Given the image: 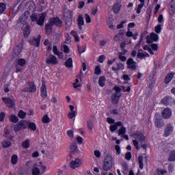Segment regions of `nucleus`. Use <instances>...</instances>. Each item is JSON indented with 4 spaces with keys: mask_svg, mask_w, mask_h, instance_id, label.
Instances as JSON below:
<instances>
[{
    "mask_svg": "<svg viewBox=\"0 0 175 175\" xmlns=\"http://www.w3.org/2000/svg\"><path fill=\"white\" fill-rule=\"evenodd\" d=\"M131 137H133V139H133V146L135 147L137 150H140V146H139V142L140 144H142L143 142L146 140V136H144V134L140 131L133 133L131 134Z\"/></svg>",
    "mask_w": 175,
    "mask_h": 175,
    "instance_id": "1",
    "label": "nucleus"
},
{
    "mask_svg": "<svg viewBox=\"0 0 175 175\" xmlns=\"http://www.w3.org/2000/svg\"><path fill=\"white\" fill-rule=\"evenodd\" d=\"M53 25H56V27H62V21H60L59 18H53L50 19L49 23L46 25L45 29L47 35H51L53 31Z\"/></svg>",
    "mask_w": 175,
    "mask_h": 175,
    "instance_id": "2",
    "label": "nucleus"
},
{
    "mask_svg": "<svg viewBox=\"0 0 175 175\" xmlns=\"http://www.w3.org/2000/svg\"><path fill=\"white\" fill-rule=\"evenodd\" d=\"M46 16H47V14H46V12H43L38 19V14L33 13L30 16V18L33 23L36 21L38 25H40V27H43L44 24V20H46Z\"/></svg>",
    "mask_w": 175,
    "mask_h": 175,
    "instance_id": "3",
    "label": "nucleus"
},
{
    "mask_svg": "<svg viewBox=\"0 0 175 175\" xmlns=\"http://www.w3.org/2000/svg\"><path fill=\"white\" fill-rule=\"evenodd\" d=\"M111 167H113V157H111V156H107L104 160L103 170L109 172Z\"/></svg>",
    "mask_w": 175,
    "mask_h": 175,
    "instance_id": "4",
    "label": "nucleus"
},
{
    "mask_svg": "<svg viewBox=\"0 0 175 175\" xmlns=\"http://www.w3.org/2000/svg\"><path fill=\"white\" fill-rule=\"evenodd\" d=\"M174 130V126H173V124L172 123L167 124L165 126L163 136H165V137H167L168 136H170V135H172V133H173Z\"/></svg>",
    "mask_w": 175,
    "mask_h": 175,
    "instance_id": "5",
    "label": "nucleus"
},
{
    "mask_svg": "<svg viewBox=\"0 0 175 175\" xmlns=\"http://www.w3.org/2000/svg\"><path fill=\"white\" fill-rule=\"evenodd\" d=\"M154 126L157 128H162L163 126H165V122L159 118V113H155L154 115Z\"/></svg>",
    "mask_w": 175,
    "mask_h": 175,
    "instance_id": "6",
    "label": "nucleus"
},
{
    "mask_svg": "<svg viewBox=\"0 0 175 175\" xmlns=\"http://www.w3.org/2000/svg\"><path fill=\"white\" fill-rule=\"evenodd\" d=\"M23 92H36V85L33 82L28 83V87L23 89Z\"/></svg>",
    "mask_w": 175,
    "mask_h": 175,
    "instance_id": "7",
    "label": "nucleus"
},
{
    "mask_svg": "<svg viewBox=\"0 0 175 175\" xmlns=\"http://www.w3.org/2000/svg\"><path fill=\"white\" fill-rule=\"evenodd\" d=\"M158 39H159L158 34L155 33H152L150 36H148L146 37V43H148V44H150L153 42H157Z\"/></svg>",
    "mask_w": 175,
    "mask_h": 175,
    "instance_id": "8",
    "label": "nucleus"
},
{
    "mask_svg": "<svg viewBox=\"0 0 175 175\" xmlns=\"http://www.w3.org/2000/svg\"><path fill=\"white\" fill-rule=\"evenodd\" d=\"M172 111L170 108H165L161 112V115L164 120H169L172 117Z\"/></svg>",
    "mask_w": 175,
    "mask_h": 175,
    "instance_id": "9",
    "label": "nucleus"
},
{
    "mask_svg": "<svg viewBox=\"0 0 175 175\" xmlns=\"http://www.w3.org/2000/svg\"><path fill=\"white\" fill-rule=\"evenodd\" d=\"M40 38H42V36L39 35L38 36V38H32L29 40V42L30 43V44H32L33 46H36V47H39V44H40Z\"/></svg>",
    "mask_w": 175,
    "mask_h": 175,
    "instance_id": "10",
    "label": "nucleus"
},
{
    "mask_svg": "<svg viewBox=\"0 0 175 175\" xmlns=\"http://www.w3.org/2000/svg\"><path fill=\"white\" fill-rule=\"evenodd\" d=\"M2 100L3 102L6 104V106H8V107H13L14 106V101H13L12 98L3 97Z\"/></svg>",
    "mask_w": 175,
    "mask_h": 175,
    "instance_id": "11",
    "label": "nucleus"
},
{
    "mask_svg": "<svg viewBox=\"0 0 175 175\" xmlns=\"http://www.w3.org/2000/svg\"><path fill=\"white\" fill-rule=\"evenodd\" d=\"M122 125H123L122 122H121V121L116 122H115L114 124H112L110 126L109 131L111 132H116V131H117V129H118V126H122Z\"/></svg>",
    "mask_w": 175,
    "mask_h": 175,
    "instance_id": "12",
    "label": "nucleus"
},
{
    "mask_svg": "<svg viewBox=\"0 0 175 175\" xmlns=\"http://www.w3.org/2000/svg\"><path fill=\"white\" fill-rule=\"evenodd\" d=\"M23 35L25 38H28L29 35L31 34V27H29V25H25L23 27Z\"/></svg>",
    "mask_w": 175,
    "mask_h": 175,
    "instance_id": "13",
    "label": "nucleus"
},
{
    "mask_svg": "<svg viewBox=\"0 0 175 175\" xmlns=\"http://www.w3.org/2000/svg\"><path fill=\"white\" fill-rule=\"evenodd\" d=\"M81 165V161H80V159H76L70 162V167L72 169H76V167H79Z\"/></svg>",
    "mask_w": 175,
    "mask_h": 175,
    "instance_id": "14",
    "label": "nucleus"
},
{
    "mask_svg": "<svg viewBox=\"0 0 175 175\" xmlns=\"http://www.w3.org/2000/svg\"><path fill=\"white\" fill-rule=\"evenodd\" d=\"M121 97V94H117V93H113L111 96V100L113 105H117L118 101L120 100V98Z\"/></svg>",
    "mask_w": 175,
    "mask_h": 175,
    "instance_id": "15",
    "label": "nucleus"
},
{
    "mask_svg": "<svg viewBox=\"0 0 175 175\" xmlns=\"http://www.w3.org/2000/svg\"><path fill=\"white\" fill-rule=\"evenodd\" d=\"M41 96L42 98H47V89L46 88V84L44 81H42V85L41 86Z\"/></svg>",
    "mask_w": 175,
    "mask_h": 175,
    "instance_id": "16",
    "label": "nucleus"
},
{
    "mask_svg": "<svg viewBox=\"0 0 175 175\" xmlns=\"http://www.w3.org/2000/svg\"><path fill=\"white\" fill-rule=\"evenodd\" d=\"M46 62L49 65H57V64H58V59L55 56L52 55L46 60Z\"/></svg>",
    "mask_w": 175,
    "mask_h": 175,
    "instance_id": "17",
    "label": "nucleus"
},
{
    "mask_svg": "<svg viewBox=\"0 0 175 175\" xmlns=\"http://www.w3.org/2000/svg\"><path fill=\"white\" fill-rule=\"evenodd\" d=\"M121 3L120 2H117L116 3H115L113 6V13H115V14H118V13H120V11L121 10Z\"/></svg>",
    "mask_w": 175,
    "mask_h": 175,
    "instance_id": "18",
    "label": "nucleus"
},
{
    "mask_svg": "<svg viewBox=\"0 0 175 175\" xmlns=\"http://www.w3.org/2000/svg\"><path fill=\"white\" fill-rule=\"evenodd\" d=\"M161 103L163 105H164L165 106H169V105H170V103H172V97L167 96V97L163 98L161 100Z\"/></svg>",
    "mask_w": 175,
    "mask_h": 175,
    "instance_id": "19",
    "label": "nucleus"
},
{
    "mask_svg": "<svg viewBox=\"0 0 175 175\" xmlns=\"http://www.w3.org/2000/svg\"><path fill=\"white\" fill-rule=\"evenodd\" d=\"M78 25L79 27V29L81 31L83 29V25H84V18L83 15L80 14L77 18Z\"/></svg>",
    "mask_w": 175,
    "mask_h": 175,
    "instance_id": "20",
    "label": "nucleus"
},
{
    "mask_svg": "<svg viewBox=\"0 0 175 175\" xmlns=\"http://www.w3.org/2000/svg\"><path fill=\"white\" fill-rule=\"evenodd\" d=\"M21 49H23V44H19L14 49V53L15 55H20V54H21Z\"/></svg>",
    "mask_w": 175,
    "mask_h": 175,
    "instance_id": "21",
    "label": "nucleus"
},
{
    "mask_svg": "<svg viewBox=\"0 0 175 175\" xmlns=\"http://www.w3.org/2000/svg\"><path fill=\"white\" fill-rule=\"evenodd\" d=\"M173 73H170L168 74L164 79V83L165 84H169V83H170V81H172V79H173Z\"/></svg>",
    "mask_w": 175,
    "mask_h": 175,
    "instance_id": "22",
    "label": "nucleus"
},
{
    "mask_svg": "<svg viewBox=\"0 0 175 175\" xmlns=\"http://www.w3.org/2000/svg\"><path fill=\"white\" fill-rule=\"evenodd\" d=\"M9 120L10 122H13V124H17L18 121V117L14 114H12L9 117Z\"/></svg>",
    "mask_w": 175,
    "mask_h": 175,
    "instance_id": "23",
    "label": "nucleus"
},
{
    "mask_svg": "<svg viewBox=\"0 0 175 175\" xmlns=\"http://www.w3.org/2000/svg\"><path fill=\"white\" fill-rule=\"evenodd\" d=\"M98 84L100 87H103L106 84V77L105 76L100 77L98 79Z\"/></svg>",
    "mask_w": 175,
    "mask_h": 175,
    "instance_id": "24",
    "label": "nucleus"
},
{
    "mask_svg": "<svg viewBox=\"0 0 175 175\" xmlns=\"http://www.w3.org/2000/svg\"><path fill=\"white\" fill-rule=\"evenodd\" d=\"M147 85L148 88H150V90H152L154 87V78L150 77L147 81Z\"/></svg>",
    "mask_w": 175,
    "mask_h": 175,
    "instance_id": "25",
    "label": "nucleus"
},
{
    "mask_svg": "<svg viewBox=\"0 0 175 175\" xmlns=\"http://www.w3.org/2000/svg\"><path fill=\"white\" fill-rule=\"evenodd\" d=\"M120 126H122V127L118 131V135L122 136V135H125V133H126V128H125L124 126V124Z\"/></svg>",
    "mask_w": 175,
    "mask_h": 175,
    "instance_id": "26",
    "label": "nucleus"
},
{
    "mask_svg": "<svg viewBox=\"0 0 175 175\" xmlns=\"http://www.w3.org/2000/svg\"><path fill=\"white\" fill-rule=\"evenodd\" d=\"M19 21L23 24V26L27 25L28 24L27 23V17H25V15H22L19 18Z\"/></svg>",
    "mask_w": 175,
    "mask_h": 175,
    "instance_id": "27",
    "label": "nucleus"
},
{
    "mask_svg": "<svg viewBox=\"0 0 175 175\" xmlns=\"http://www.w3.org/2000/svg\"><path fill=\"white\" fill-rule=\"evenodd\" d=\"M28 122L25 120H22L19 122V125L21 126V128H23V129H27L28 128Z\"/></svg>",
    "mask_w": 175,
    "mask_h": 175,
    "instance_id": "28",
    "label": "nucleus"
},
{
    "mask_svg": "<svg viewBox=\"0 0 175 175\" xmlns=\"http://www.w3.org/2000/svg\"><path fill=\"white\" fill-rule=\"evenodd\" d=\"M72 18L67 17L66 20V29H68V28H69V27H70L72 25Z\"/></svg>",
    "mask_w": 175,
    "mask_h": 175,
    "instance_id": "29",
    "label": "nucleus"
},
{
    "mask_svg": "<svg viewBox=\"0 0 175 175\" xmlns=\"http://www.w3.org/2000/svg\"><path fill=\"white\" fill-rule=\"evenodd\" d=\"M87 125L88 129L90 130L91 133H92V129H94V121L92 120H88L87 122Z\"/></svg>",
    "mask_w": 175,
    "mask_h": 175,
    "instance_id": "30",
    "label": "nucleus"
},
{
    "mask_svg": "<svg viewBox=\"0 0 175 175\" xmlns=\"http://www.w3.org/2000/svg\"><path fill=\"white\" fill-rule=\"evenodd\" d=\"M62 50L66 54H69V53H70V49H69V46H68V45L63 44L62 46Z\"/></svg>",
    "mask_w": 175,
    "mask_h": 175,
    "instance_id": "31",
    "label": "nucleus"
},
{
    "mask_svg": "<svg viewBox=\"0 0 175 175\" xmlns=\"http://www.w3.org/2000/svg\"><path fill=\"white\" fill-rule=\"evenodd\" d=\"M169 162H174L175 161V150L171 152L170 157L168 158Z\"/></svg>",
    "mask_w": 175,
    "mask_h": 175,
    "instance_id": "32",
    "label": "nucleus"
},
{
    "mask_svg": "<svg viewBox=\"0 0 175 175\" xmlns=\"http://www.w3.org/2000/svg\"><path fill=\"white\" fill-rule=\"evenodd\" d=\"M1 144L3 148H8V147H10V146H12V142L10 141L5 140L1 143Z\"/></svg>",
    "mask_w": 175,
    "mask_h": 175,
    "instance_id": "33",
    "label": "nucleus"
},
{
    "mask_svg": "<svg viewBox=\"0 0 175 175\" xmlns=\"http://www.w3.org/2000/svg\"><path fill=\"white\" fill-rule=\"evenodd\" d=\"M126 64L130 66H136V62L133 61V59L129 58L126 62Z\"/></svg>",
    "mask_w": 175,
    "mask_h": 175,
    "instance_id": "34",
    "label": "nucleus"
},
{
    "mask_svg": "<svg viewBox=\"0 0 175 175\" xmlns=\"http://www.w3.org/2000/svg\"><path fill=\"white\" fill-rule=\"evenodd\" d=\"M65 66H73V59L72 57H69L66 62H65Z\"/></svg>",
    "mask_w": 175,
    "mask_h": 175,
    "instance_id": "35",
    "label": "nucleus"
},
{
    "mask_svg": "<svg viewBox=\"0 0 175 175\" xmlns=\"http://www.w3.org/2000/svg\"><path fill=\"white\" fill-rule=\"evenodd\" d=\"M166 173H167V170H166L157 169L155 175H165Z\"/></svg>",
    "mask_w": 175,
    "mask_h": 175,
    "instance_id": "36",
    "label": "nucleus"
},
{
    "mask_svg": "<svg viewBox=\"0 0 175 175\" xmlns=\"http://www.w3.org/2000/svg\"><path fill=\"white\" fill-rule=\"evenodd\" d=\"M25 116H27V113L23 110H20L18 113V117H19V118H22V120L25 118Z\"/></svg>",
    "mask_w": 175,
    "mask_h": 175,
    "instance_id": "37",
    "label": "nucleus"
},
{
    "mask_svg": "<svg viewBox=\"0 0 175 175\" xmlns=\"http://www.w3.org/2000/svg\"><path fill=\"white\" fill-rule=\"evenodd\" d=\"M138 162H139V167L141 170H143L144 164H143V156L138 157Z\"/></svg>",
    "mask_w": 175,
    "mask_h": 175,
    "instance_id": "38",
    "label": "nucleus"
},
{
    "mask_svg": "<svg viewBox=\"0 0 175 175\" xmlns=\"http://www.w3.org/2000/svg\"><path fill=\"white\" fill-rule=\"evenodd\" d=\"M78 47V51L79 53V54H81L85 52V49H87V46H85V45L80 46L79 45H77Z\"/></svg>",
    "mask_w": 175,
    "mask_h": 175,
    "instance_id": "39",
    "label": "nucleus"
},
{
    "mask_svg": "<svg viewBox=\"0 0 175 175\" xmlns=\"http://www.w3.org/2000/svg\"><path fill=\"white\" fill-rule=\"evenodd\" d=\"M28 126L31 131H36V124L35 122H29Z\"/></svg>",
    "mask_w": 175,
    "mask_h": 175,
    "instance_id": "40",
    "label": "nucleus"
},
{
    "mask_svg": "<svg viewBox=\"0 0 175 175\" xmlns=\"http://www.w3.org/2000/svg\"><path fill=\"white\" fill-rule=\"evenodd\" d=\"M25 64H27V60H25V59L21 58L18 60V64L20 66H25Z\"/></svg>",
    "mask_w": 175,
    "mask_h": 175,
    "instance_id": "41",
    "label": "nucleus"
},
{
    "mask_svg": "<svg viewBox=\"0 0 175 175\" xmlns=\"http://www.w3.org/2000/svg\"><path fill=\"white\" fill-rule=\"evenodd\" d=\"M71 35H72V36H74L76 42H80V38H79V35L77 34V32H76L75 31H72Z\"/></svg>",
    "mask_w": 175,
    "mask_h": 175,
    "instance_id": "42",
    "label": "nucleus"
},
{
    "mask_svg": "<svg viewBox=\"0 0 175 175\" xmlns=\"http://www.w3.org/2000/svg\"><path fill=\"white\" fill-rule=\"evenodd\" d=\"M22 147L23 148H29V139H26L25 142L22 144Z\"/></svg>",
    "mask_w": 175,
    "mask_h": 175,
    "instance_id": "43",
    "label": "nucleus"
},
{
    "mask_svg": "<svg viewBox=\"0 0 175 175\" xmlns=\"http://www.w3.org/2000/svg\"><path fill=\"white\" fill-rule=\"evenodd\" d=\"M156 33H161L162 31V26L161 25H157L154 27Z\"/></svg>",
    "mask_w": 175,
    "mask_h": 175,
    "instance_id": "44",
    "label": "nucleus"
},
{
    "mask_svg": "<svg viewBox=\"0 0 175 175\" xmlns=\"http://www.w3.org/2000/svg\"><path fill=\"white\" fill-rule=\"evenodd\" d=\"M18 160V158L17 157V155L14 154L12 157L11 162L12 165H16L17 163V161Z\"/></svg>",
    "mask_w": 175,
    "mask_h": 175,
    "instance_id": "45",
    "label": "nucleus"
},
{
    "mask_svg": "<svg viewBox=\"0 0 175 175\" xmlns=\"http://www.w3.org/2000/svg\"><path fill=\"white\" fill-rule=\"evenodd\" d=\"M6 10V4L0 3V13H3Z\"/></svg>",
    "mask_w": 175,
    "mask_h": 175,
    "instance_id": "46",
    "label": "nucleus"
},
{
    "mask_svg": "<svg viewBox=\"0 0 175 175\" xmlns=\"http://www.w3.org/2000/svg\"><path fill=\"white\" fill-rule=\"evenodd\" d=\"M42 122L44 124H49L50 122V118H49V116L44 115L43 118H42Z\"/></svg>",
    "mask_w": 175,
    "mask_h": 175,
    "instance_id": "47",
    "label": "nucleus"
},
{
    "mask_svg": "<svg viewBox=\"0 0 175 175\" xmlns=\"http://www.w3.org/2000/svg\"><path fill=\"white\" fill-rule=\"evenodd\" d=\"M80 87H81V83H79V79H76L75 82L73 83V88L76 89Z\"/></svg>",
    "mask_w": 175,
    "mask_h": 175,
    "instance_id": "48",
    "label": "nucleus"
},
{
    "mask_svg": "<svg viewBox=\"0 0 175 175\" xmlns=\"http://www.w3.org/2000/svg\"><path fill=\"white\" fill-rule=\"evenodd\" d=\"M142 51L143 50L139 49L137 54V58H141V59H143V58H144V57H146V55H144V53L140 52V51Z\"/></svg>",
    "mask_w": 175,
    "mask_h": 175,
    "instance_id": "49",
    "label": "nucleus"
},
{
    "mask_svg": "<svg viewBox=\"0 0 175 175\" xmlns=\"http://www.w3.org/2000/svg\"><path fill=\"white\" fill-rule=\"evenodd\" d=\"M32 174L33 175H39L40 174V170L38 167H35L32 170Z\"/></svg>",
    "mask_w": 175,
    "mask_h": 175,
    "instance_id": "50",
    "label": "nucleus"
},
{
    "mask_svg": "<svg viewBox=\"0 0 175 175\" xmlns=\"http://www.w3.org/2000/svg\"><path fill=\"white\" fill-rule=\"evenodd\" d=\"M144 6V4H139L137 8V14H140V13L142 12V9L143 8V7Z\"/></svg>",
    "mask_w": 175,
    "mask_h": 175,
    "instance_id": "51",
    "label": "nucleus"
},
{
    "mask_svg": "<svg viewBox=\"0 0 175 175\" xmlns=\"http://www.w3.org/2000/svg\"><path fill=\"white\" fill-rule=\"evenodd\" d=\"M102 73V70H100V68L99 66H96L94 69V74L99 75Z\"/></svg>",
    "mask_w": 175,
    "mask_h": 175,
    "instance_id": "52",
    "label": "nucleus"
},
{
    "mask_svg": "<svg viewBox=\"0 0 175 175\" xmlns=\"http://www.w3.org/2000/svg\"><path fill=\"white\" fill-rule=\"evenodd\" d=\"M125 159H126V161H131V159H132V153L131 152L126 153Z\"/></svg>",
    "mask_w": 175,
    "mask_h": 175,
    "instance_id": "53",
    "label": "nucleus"
},
{
    "mask_svg": "<svg viewBox=\"0 0 175 175\" xmlns=\"http://www.w3.org/2000/svg\"><path fill=\"white\" fill-rule=\"evenodd\" d=\"M71 152H75L76 150H77V144L76 143H74L70 146Z\"/></svg>",
    "mask_w": 175,
    "mask_h": 175,
    "instance_id": "54",
    "label": "nucleus"
},
{
    "mask_svg": "<svg viewBox=\"0 0 175 175\" xmlns=\"http://www.w3.org/2000/svg\"><path fill=\"white\" fill-rule=\"evenodd\" d=\"M5 117H6V113L5 112H1L0 113V122H3V121H5Z\"/></svg>",
    "mask_w": 175,
    "mask_h": 175,
    "instance_id": "55",
    "label": "nucleus"
},
{
    "mask_svg": "<svg viewBox=\"0 0 175 175\" xmlns=\"http://www.w3.org/2000/svg\"><path fill=\"white\" fill-rule=\"evenodd\" d=\"M85 22L88 23V24H90L91 23V16H90L88 15V14H85Z\"/></svg>",
    "mask_w": 175,
    "mask_h": 175,
    "instance_id": "56",
    "label": "nucleus"
},
{
    "mask_svg": "<svg viewBox=\"0 0 175 175\" xmlns=\"http://www.w3.org/2000/svg\"><path fill=\"white\" fill-rule=\"evenodd\" d=\"M105 59H106V56H105V55H102L99 56L98 61V62H100L102 64V63H103Z\"/></svg>",
    "mask_w": 175,
    "mask_h": 175,
    "instance_id": "57",
    "label": "nucleus"
},
{
    "mask_svg": "<svg viewBox=\"0 0 175 175\" xmlns=\"http://www.w3.org/2000/svg\"><path fill=\"white\" fill-rule=\"evenodd\" d=\"M14 131H15V132L21 131V126L19 125V122L14 126Z\"/></svg>",
    "mask_w": 175,
    "mask_h": 175,
    "instance_id": "58",
    "label": "nucleus"
},
{
    "mask_svg": "<svg viewBox=\"0 0 175 175\" xmlns=\"http://www.w3.org/2000/svg\"><path fill=\"white\" fill-rule=\"evenodd\" d=\"M113 90H116V92L114 94H117V95H120V92H121V88L115 86L113 88Z\"/></svg>",
    "mask_w": 175,
    "mask_h": 175,
    "instance_id": "59",
    "label": "nucleus"
},
{
    "mask_svg": "<svg viewBox=\"0 0 175 175\" xmlns=\"http://www.w3.org/2000/svg\"><path fill=\"white\" fill-rule=\"evenodd\" d=\"M149 46H150L152 49V50H154V51H157V50H158V44H149Z\"/></svg>",
    "mask_w": 175,
    "mask_h": 175,
    "instance_id": "60",
    "label": "nucleus"
},
{
    "mask_svg": "<svg viewBox=\"0 0 175 175\" xmlns=\"http://www.w3.org/2000/svg\"><path fill=\"white\" fill-rule=\"evenodd\" d=\"M53 52L55 54V55H58V48L56 45H54L53 47Z\"/></svg>",
    "mask_w": 175,
    "mask_h": 175,
    "instance_id": "61",
    "label": "nucleus"
},
{
    "mask_svg": "<svg viewBox=\"0 0 175 175\" xmlns=\"http://www.w3.org/2000/svg\"><path fill=\"white\" fill-rule=\"evenodd\" d=\"M68 118L72 120V118H73V117H76V112H70V113H69L68 114Z\"/></svg>",
    "mask_w": 175,
    "mask_h": 175,
    "instance_id": "62",
    "label": "nucleus"
},
{
    "mask_svg": "<svg viewBox=\"0 0 175 175\" xmlns=\"http://www.w3.org/2000/svg\"><path fill=\"white\" fill-rule=\"evenodd\" d=\"M107 121L109 124H115L116 123V120H114V119H113L111 118H107Z\"/></svg>",
    "mask_w": 175,
    "mask_h": 175,
    "instance_id": "63",
    "label": "nucleus"
},
{
    "mask_svg": "<svg viewBox=\"0 0 175 175\" xmlns=\"http://www.w3.org/2000/svg\"><path fill=\"white\" fill-rule=\"evenodd\" d=\"M77 142L79 144H81L83 143V137L80 136L77 137Z\"/></svg>",
    "mask_w": 175,
    "mask_h": 175,
    "instance_id": "64",
    "label": "nucleus"
}]
</instances>
